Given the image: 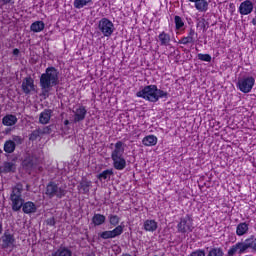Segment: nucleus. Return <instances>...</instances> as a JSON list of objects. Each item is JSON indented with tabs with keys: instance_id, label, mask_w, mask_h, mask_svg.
Returning <instances> with one entry per match:
<instances>
[{
	"instance_id": "1",
	"label": "nucleus",
	"mask_w": 256,
	"mask_h": 256,
	"mask_svg": "<svg viewBox=\"0 0 256 256\" xmlns=\"http://www.w3.org/2000/svg\"><path fill=\"white\" fill-rule=\"evenodd\" d=\"M23 184L18 183L16 184L11 191L10 194V201L12 203V211H23L26 215H29L31 213H35L37 211V206L35 203L28 201L25 202L23 199Z\"/></svg>"
},
{
	"instance_id": "2",
	"label": "nucleus",
	"mask_w": 256,
	"mask_h": 256,
	"mask_svg": "<svg viewBox=\"0 0 256 256\" xmlns=\"http://www.w3.org/2000/svg\"><path fill=\"white\" fill-rule=\"evenodd\" d=\"M58 84L59 70L53 66L46 68L45 73H42L40 76L42 97L47 99V97H49V92L53 89V87H57Z\"/></svg>"
},
{
	"instance_id": "3",
	"label": "nucleus",
	"mask_w": 256,
	"mask_h": 256,
	"mask_svg": "<svg viewBox=\"0 0 256 256\" xmlns=\"http://www.w3.org/2000/svg\"><path fill=\"white\" fill-rule=\"evenodd\" d=\"M136 97L150 103H157L159 99H169V92L157 88V85H148L136 93Z\"/></svg>"
},
{
	"instance_id": "4",
	"label": "nucleus",
	"mask_w": 256,
	"mask_h": 256,
	"mask_svg": "<svg viewBox=\"0 0 256 256\" xmlns=\"http://www.w3.org/2000/svg\"><path fill=\"white\" fill-rule=\"evenodd\" d=\"M123 155H125V143L117 141L114 150L111 152L112 165L116 171H123L127 167V160Z\"/></svg>"
},
{
	"instance_id": "5",
	"label": "nucleus",
	"mask_w": 256,
	"mask_h": 256,
	"mask_svg": "<svg viewBox=\"0 0 256 256\" xmlns=\"http://www.w3.org/2000/svg\"><path fill=\"white\" fill-rule=\"evenodd\" d=\"M45 195L48 199H53L55 197L56 199H63V197L67 195V186L51 181L46 186Z\"/></svg>"
},
{
	"instance_id": "6",
	"label": "nucleus",
	"mask_w": 256,
	"mask_h": 256,
	"mask_svg": "<svg viewBox=\"0 0 256 256\" xmlns=\"http://www.w3.org/2000/svg\"><path fill=\"white\" fill-rule=\"evenodd\" d=\"M98 30L104 37H111L115 33V24L108 18H101L98 22Z\"/></svg>"
},
{
	"instance_id": "7",
	"label": "nucleus",
	"mask_w": 256,
	"mask_h": 256,
	"mask_svg": "<svg viewBox=\"0 0 256 256\" xmlns=\"http://www.w3.org/2000/svg\"><path fill=\"white\" fill-rule=\"evenodd\" d=\"M254 85L255 79L253 78V76L243 77L237 82V87L242 93H251Z\"/></svg>"
},
{
	"instance_id": "8",
	"label": "nucleus",
	"mask_w": 256,
	"mask_h": 256,
	"mask_svg": "<svg viewBox=\"0 0 256 256\" xmlns=\"http://www.w3.org/2000/svg\"><path fill=\"white\" fill-rule=\"evenodd\" d=\"M178 233H191L193 231V219L191 216L186 215L180 219L177 225Z\"/></svg>"
},
{
	"instance_id": "9",
	"label": "nucleus",
	"mask_w": 256,
	"mask_h": 256,
	"mask_svg": "<svg viewBox=\"0 0 256 256\" xmlns=\"http://www.w3.org/2000/svg\"><path fill=\"white\" fill-rule=\"evenodd\" d=\"M119 235H123V226L118 225L113 230H106L98 234L100 239H115V237H119Z\"/></svg>"
},
{
	"instance_id": "10",
	"label": "nucleus",
	"mask_w": 256,
	"mask_h": 256,
	"mask_svg": "<svg viewBox=\"0 0 256 256\" xmlns=\"http://www.w3.org/2000/svg\"><path fill=\"white\" fill-rule=\"evenodd\" d=\"M72 113L74 114L72 123H81V121H85V117H87V108L81 105L73 110Z\"/></svg>"
},
{
	"instance_id": "11",
	"label": "nucleus",
	"mask_w": 256,
	"mask_h": 256,
	"mask_svg": "<svg viewBox=\"0 0 256 256\" xmlns=\"http://www.w3.org/2000/svg\"><path fill=\"white\" fill-rule=\"evenodd\" d=\"M22 91L25 95H29L32 91H35V80L28 76L22 81Z\"/></svg>"
},
{
	"instance_id": "12",
	"label": "nucleus",
	"mask_w": 256,
	"mask_h": 256,
	"mask_svg": "<svg viewBox=\"0 0 256 256\" xmlns=\"http://www.w3.org/2000/svg\"><path fill=\"white\" fill-rule=\"evenodd\" d=\"M253 9V2L251 0H245L240 3L238 12L240 13V15H251V13H253Z\"/></svg>"
},
{
	"instance_id": "13",
	"label": "nucleus",
	"mask_w": 256,
	"mask_h": 256,
	"mask_svg": "<svg viewBox=\"0 0 256 256\" xmlns=\"http://www.w3.org/2000/svg\"><path fill=\"white\" fill-rule=\"evenodd\" d=\"M1 239H2V249H9L10 247H15V236H13V234L4 232Z\"/></svg>"
},
{
	"instance_id": "14",
	"label": "nucleus",
	"mask_w": 256,
	"mask_h": 256,
	"mask_svg": "<svg viewBox=\"0 0 256 256\" xmlns=\"http://www.w3.org/2000/svg\"><path fill=\"white\" fill-rule=\"evenodd\" d=\"M51 115H53V110L45 109L43 112L40 113L39 123H41V125H47V123L51 121Z\"/></svg>"
},
{
	"instance_id": "15",
	"label": "nucleus",
	"mask_w": 256,
	"mask_h": 256,
	"mask_svg": "<svg viewBox=\"0 0 256 256\" xmlns=\"http://www.w3.org/2000/svg\"><path fill=\"white\" fill-rule=\"evenodd\" d=\"M17 116L13 114H7L2 118V125H5V127H13V125H17Z\"/></svg>"
},
{
	"instance_id": "16",
	"label": "nucleus",
	"mask_w": 256,
	"mask_h": 256,
	"mask_svg": "<svg viewBox=\"0 0 256 256\" xmlns=\"http://www.w3.org/2000/svg\"><path fill=\"white\" fill-rule=\"evenodd\" d=\"M90 189H91V181L87 180L86 178H83L78 185V190L83 195H87Z\"/></svg>"
},
{
	"instance_id": "17",
	"label": "nucleus",
	"mask_w": 256,
	"mask_h": 256,
	"mask_svg": "<svg viewBox=\"0 0 256 256\" xmlns=\"http://www.w3.org/2000/svg\"><path fill=\"white\" fill-rule=\"evenodd\" d=\"M0 171L1 173H15L17 171V164L15 162H4Z\"/></svg>"
},
{
	"instance_id": "18",
	"label": "nucleus",
	"mask_w": 256,
	"mask_h": 256,
	"mask_svg": "<svg viewBox=\"0 0 256 256\" xmlns=\"http://www.w3.org/2000/svg\"><path fill=\"white\" fill-rule=\"evenodd\" d=\"M249 233V224L247 222H241L236 227V235L238 237H243Z\"/></svg>"
},
{
	"instance_id": "19",
	"label": "nucleus",
	"mask_w": 256,
	"mask_h": 256,
	"mask_svg": "<svg viewBox=\"0 0 256 256\" xmlns=\"http://www.w3.org/2000/svg\"><path fill=\"white\" fill-rule=\"evenodd\" d=\"M157 221L155 220H145L144 224H143V229L149 233H153L155 231H157Z\"/></svg>"
},
{
	"instance_id": "20",
	"label": "nucleus",
	"mask_w": 256,
	"mask_h": 256,
	"mask_svg": "<svg viewBox=\"0 0 256 256\" xmlns=\"http://www.w3.org/2000/svg\"><path fill=\"white\" fill-rule=\"evenodd\" d=\"M142 144L145 147H154V145H157V137L155 135L145 136L142 140Z\"/></svg>"
},
{
	"instance_id": "21",
	"label": "nucleus",
	"mask_w": 256,
	"mask_h": 256,
	"mask_svg": "<svg viewBox=\"0 0 256 256\" xmlns=\"http://www.w3.org/2000/svg\"><path fill=\"white\" fill-rule=\"evenodd\" d=\"M105 221H107V217L103 214H94L92 217V223L94 227H99L101 225H104Z\"/></svg>"
},
{
	"instance_id": "22",
	"label": "nucleus",
	"mask_w": 256,
	"mask_h": 256,
	"mask_svg": "<svg viewBox=\"0 0 256 256\" xmlns=\"http://www.w3.org/2000/svg\"><path fill=\"white\" fill-rule=\"evenodd\" d=\"M45 29V22L44 21H35L30 25V31L33 33H41Z\"/></svg>"
},
{
	"instance_id": "23",
	"label": "nucleus",
	"mask_w": 256,
	"mask_h": 256,
	"mask_svg": "<svg viewBox=\"0 0 256 256\" xmlns=\"http://www.w3.org/2000/svg\"><path fill=\"white\" fill-rule=\"evenodd\" d=\"M194 3L195 9H197V11H199L200 13H205L207 9H209V3L207 2V0H198Z\"/></svg>"
},
{
	"instance_id": "24",
	"label": "nucleus",
	"mask_w": 256,
	"mask_h": 256,
	"mask_svg": "<svg viewBox=\"0 0 256 256\" xmlns=\"http://www.w3.org/2000/svg\"><path fill=\"white\" fill-rule=\"evenodd\" d=\"M158 39L162 47H167V45H169V43L171 42V35L162 32L159 34Z\"/></svg>"
},
{
	"instance_id": "25",
	"label": "nucleus",
	"mask_w": 256,
	"mask_h": 256,
	"mask_svg": "<svg viewBox=\"0 0 256 256\" xmlns=\"http://www.w3.org/2000/svg\"><path fill=\"white\" fill-rule=\"evenodd\" d=\"M52 256H73V252L67 247H60Z\"/></svg>"
},
{
	"instance_id": "26",
	"label": "nucleus",
	"mask_w": 256,
	"mask_h": 256,
	"mask_svg": "<svg viewBox=\"0 0 256 256\" xmlns=\"http://www.w3.org/2000/svg\"><path fill=\"white\" fill-rule=\"evenodd\" d=\"M17 148V146L15 145V143L11 140H6L4 143V151L5 153L11 154V153H15V149Z\"/></svg>"
},
{
	"instance_id": "27",
	"label": "nucleus",
	"mask_w": 256,
	"mask_h": 256,
	"mask_svg": "<svg viewBox=\"0 0 256 256\" xmlns=\"http://www.w3.org/2000/svg\"><path fill=\"white\" fill-rule=\"evenodd\" d=\"M115 175V173L113 172V169H107L102 171L100 174H98V179L99 181H105V180H109L111 179V176Z\"/></svg>"
},
{
	"instance_id": "28",
	"label": "nucleus",
	"mask_w": 256,
	"mask_h": 256,
	"mask_svg": "<svg viewBox=\"0 0 256 256\" xmlns=\"http://www.w3.org/2000/svg\"><path fill=\"white\" fill-rule=\"evenodd\" d=\"M223 248L221 247H210L207 256H224Z\"/></svg>"
},
{
	"instance_id": "29",
	"label": "nucleus",
	"mask_w": 256,
	"mask_h": 256,
	"mask_svg": "<svg viewBox=\"0 0 256 256\" xmlns=\"http://www.w3.org/2000/svg\"><path fill=\"white\" fill-rule=\"evenodd\" d=\"M93 0H74V7L75 9H83V7H86V5H89V3H92Z\"/></svg>"
},
{
	"instance_id": "30",
	"label": "nucleus",
	"mask_w": 256,
	"mask_h": 256,
	"mask_svg": "<svg viewBox=\"0 0 256 256\" xmlns=\"http://www.w3.org/2000/svg\"><path fill=\"white\" fill-rule=\"evenodd\" d=\"M174 23L176 31H180V29H183V27H185V22L183 21V18H181L180 16L174 17Z\"/></svg>"
},
{
	"instance_id": "31",
	"label": "nucleus",
	"mask_w": 256,
	"mask_h": 256,
	"mask_svg": "<svg viewBox=\"0 0 256 256\" xmlns=\"http://www.w3.org/2000/svg\"><path fill=\"white\" fill-rule=\"evenodd\" d=\"M108 219L110 225H112L113 227H117L119 225V222L121 221V218H119V216L113 214H110L108 216Z\"/></svg>"
},
{
	"instance_id": "32",
	"label": "nucleus",
	"mask_w": 256,
	"mask_h": 256,
	"mask_svg": "<svg viewBox=\"0 0 256 256\" xmlns=\"http://www.w3.org/2000/svg\"><path fill=\"white\" fill-rule=\"evenodd\" d=\"M195 41H196V38H191V37H189V36H186V37L181 38V39L178 41V43H179L180 45H189V43H195Z\"/></svg>"
},
{
	"instance_id": "33",
	"label": "nucleus",
	"mask_w": 256,
	"mask_h": 256,
	"mask_svg": "<svg viewBox=\"0 0 256 256\" xmlns=\"http://www.w3.org/2000/svg\"><path fill=\"white\" fill-rule=\"evenodd\" d=\"M40 136H41V130L36 129L32 131L31 134L29 135V141H37V139H39Z\"/></svg>"
},
{
	"instance_id": "34",
	"label": "nucleus",
	"mask_w": 256,
	"mask_h": 256,
	"mask_svg": "<svg viewBox=\"0 0 256 256\" xmlns=\"http://www.w3.org/2000/svg\"><path fill=\"white\" fill-rule=\"evenodd\" d=\"M10 141H12L14 143V146L17 147V145H23V142L25 140L21 136L13 135Z\"/></svg>"
},
{
	"instance_id": "35",
	"label": "nucleus",
	"mask_w": 256,
	"mask_h": 256,
	"mask_svg": "<svg viewBox=\"0 0 256 256\" xmlns=\"http://www.w3.org/2000/svg\"><path fill=\"white\" fill-rule=\"evenodd\" d=\"M199 61H205L206 63H211V55L209 54H202V53H199L197 55Z\"/></svg>"
},
{
	"instance_id": "36",
	"label": "nucleus",
	"mask_w": 256,
	"mask_h": 256,
	"mask_svg": "<svg viewBox=\"0 0 256 256\" xmlns=\"http://www.w3.org/2000/svg\"><path fill=\"white\" fill-rule=\"evenodd\" d=\"M22 165L25 169H33V160L31 158H26L23 160Z\"/></svg>"
},
{
	"instance_id": "37",
	"label": "nucleus",
	"mask_w": 256,
	"mask_h": 256,
	"mask_svg": "<svg viewBox=\"0 0 256 256\" xmlns=\"http://www.w3.org/2000/svg\"><path fill=\"white\" fill-rule=\"evenodd\" d=\"M190 256H205V250L203 249H198L193 251Z\"/></svg>"
},
{
	"instance_id": "38",
	"label": "nucleus",
	"mask_w": 256,
	"mask_h": 256,
	"mask_svg": "<svg viewBox=\"0 0 256 256\" xmlns=\"http://www.w3.org/2000/svg\"><path fill=\"white\" fill-rule=\"evenodd\" d=\"M188 37H190L191 39H197V33L193 28H190L188 32Z\"/></svg>"
},
{
	"instance_id": "39",
	"label": "nucleus",
	"mask_w": 256,
	"mask_h": 256,
	"mask_svg": "<svg viewBox=\"0 0 256 256\" xmlns=\"http://www.w3.org/2000/svg\"><path fill=\"white\" fill-rule=\"evenodd\" d=\"M55 223V217H51L46 220V225H49L50 227H55Z\"/></svg>"
},
{
	"instance_id": "40",
	"label": "nucleus",
	"mask_w": 256,
	"mask_h": 256,
	"mask_svg": "<svg viewBox=\"0 0 256 256\" xmlns=\"http://www.w3.org/2000/svg\"><path fill=\"white\" fill-rule=\"evenodd\" d=\"M2 5H14L15 1L14 0H0Z\"/></svg>"
},
{
	"instance_id": "41",
	"label": "nucleus",
	"mask_w": 256,
	"mask_h": 256,
	"mask_svg": "<svg viewBox=\"0 0 256 256\" xmlns=\"http://www.w3.org/2000/svg\"><path fill=\"white\" fill-rule=\"evenodd\" d=\"M19 53H20L19 49L15 48L13 50V55H15L16 57H17V55H19Z\"/></svg>"
},
{
	"instance_id": "42",
	"label": "nucleus",
	"mask_w": 256,
	"mask_h": 256,
	"mask_svg": "<svg viewBox=\"0 0 256 256\" xmlns=\"http://www.w3.org/2000/svg\"><path fill=\"white\" fill-rule=\"evenodd\" d=\"M3 233V223L0 222V235Z\"/></svg>"
},
{
	"instance_id": "43",
	"label": "nucleus",
	"mask_w": 256,
	"mask_h": 256,
	"mask_svg": "<svg viewBox=\"0 0 256 256\" xmlns=\"http://www.w3.org/2000/svg\"><path fill=\"white\" fill-rule=\"evenodd\" d=\"M64 125H66V126L69 125V120H65Z\"/></svg>"
},
{
	"instance_id": "44",
	"label": "nucleus",
	"mask_w": 256,
	"mask_h": 256,
	"mask_svg": "<svg viewBox=\"0 0 256 256\" xmlns=\"http://www.w3.org/2000/svg\"><path fill=\"white\" fill-rule=\"evenodd\" d=\"M86 256H95L94 252L87 254Z\"/></svg>"
},
{
	"instance_id": "45",
	"label": "nucleus",
	"mask_w": 256,
	"mask_h": 256,
	"mask_svg": "<svg viewBox=\"0 0 256 256\" xmlns=\"http://www.w3.org/2000/svg\"><path fill=\"white\" fill-rule=\"evenodd\" d=\"M122 256H131L129 253H123Z\"/></svg>"
},
{
	"instance_id": "46",
	"label": "nucleus",
	"mask_w": 256,
	"mask_h": 256,
	"mask_svg": "<svg viewBox=\"0 0 256 256\" xmlns=\"http://www.w3.org/2000/svg\"><path fill=\"white\" fill-rule=\"evenodd\" d=\"M190 3H196L198 0H189Z\"/></svg>"
},
{
	"instance_id": "47",
	"label": "nucleus",
	"mask_w": 256,
	"mask_h": 256,
	"mask_svg": "<svg viewBox=\"0 0 256 256\" xmlns=\"http://www.w3.org/2000/svg\"><path fill=\"white\" fill-rule=\"evenodd\" d=\"M0 153H3V150L0 149Z\"/></svg>"
}]
</instances>
